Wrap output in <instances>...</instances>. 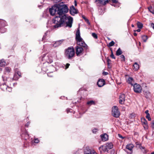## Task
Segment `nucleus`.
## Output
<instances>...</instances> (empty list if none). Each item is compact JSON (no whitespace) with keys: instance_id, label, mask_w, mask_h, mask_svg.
I'll return each instance as SVG.
<instances>
[{"instance_id":"f257e3e1","label":"nucleus","mask_w":154,"mask_h":154,"mask_svg":"<svg viewBox=\"0 0 154 154\" xmlns=\"http://www.w3.org/2000/svg\"><path fill=\"white\" fill-rule=\"evenodd\" d=\"M56 5L57 14L59 16L56 17L54 19V23L55 24L54 26V27L58 28L66 24V26L71 27L73 21L72 17H67L66 15L60 16L68 12L69 9L67 6L63 3L56 4Z\"/></svg>"},{"instance_id":"f03ea898","label":"nucleus","mask_w":154,"mask_h":154,"mask_svg":"<svg viewBox=\"0 0 154 154\" xmlns=\"http://www.w3.org/2000/svg\"><path fill=\"white\" fill-rule=\"evenodd\" d=\"M75 39L77 41V44L78 45L86 49H88V46L85 43L83 39L80 36V32L79 30H78L76 32Z\"/></svg>"},{"instance_id":"7ed1b4c3","label":"nucleus","mask_w":154,"mask_h":154,"mask_svg":"<svg viewBox=\"0 0 154 154\" xmlns=\"http://www.w3.org/2000/svg\"><path fill=\"white\" fill-rule=\"evenodd\" d=\"M65 54L68 59H71L75 55V50L73 48L69 47L66 50Z\"/></svg>"},{"instance_id":"20e7f679","label":"nucleus","mask_w":154,"mask_h":154,"mask_svg":"<svg viewBox=\"0 0 154 154\" xmlns=\"http://www.w3.org/2000/svg\"><path fill=\"white\" fill-rule=\"evenodd\" d=\"M113 147V144L112 143H107L104 145H102L99 147V149L100 151H103L105 152L108 151V149H112Z\"/></svg>"},{"instance_id":"39448f33","label":"nucleus","mask_w":154,"mask_h":154,"mask_svg":"<svg viewBox=\"0 0 154 154\" xmlns=\"http://www.w3.org/2000/svg\"><path fill=\"white\" fill-rule=\"evenodd\" d=\"M112 115L113 116L116 118H118L120 115L118 107L116 106H114L112 108Z\"/></svg>"},{"instance_id":"423d86ee","label":"nucleus","mask_w":154,"mask_h":154,"mask_svg":"<svg viewBox=\"0 0 154 154\" xmlns=\"http://www.w3.org/2000/svg\"><path fill=\"white\" fill-rule=\"evenodd\" d=\"M75 53L77 56H79L83 54V49L81 47L77 46L75 47Z\"/></svg>"},{"instance_id":"0eeeda50","label":"nucleus","mask_w":154,"mask_h":154,"mask_svg":"<svg viewBox=\"0 0 154 154\" xmlns=\"http://www.w3.org/2000/svg\"><path fill=\"white\" fill-rule=\"evenodd\" d=\"M134 90L136 93H140L141 91L142 88L140 85L137 83L134 84Z\"/></svg>"},{"instance_id":"6e6552de","label":"nucleus","mask_w":154,"mask_h":154,"mask_svg":"<svg viewBox=\"0 0 154 154\" xmlns=\"http://www.w3.org/2000/svg\"><path fill=\"white\" fill-rule=\"evenodd\" d=\"M50 14L51 15H54L56 13L57 14V8L56 4H55L51 8L49 9Z\"/></svg>"},{"instance_id":"1a4fd4ad","label":"nucleus","mask_w":154,"mask_h":154,"mask_svg":"<svg viewBox=\"0 0 154 154\" xmlns=\"http://www.w3.org/2000/svg\"><path fill=\"white\" fill-rule=\"evenodd\" d=\"M9 80V78L7 79L6 80V82L5 83V84H3V87H2V88L3 90L4 91H5V90H6L7 91L11 92L12 90L11 88L10 87H9L8 86H7L6 84H8V81Z\"/></svg>"},{"instance_id":"9d476101","label":"nucleus","mask_w":154,"mask_h":154,"mask_svg":"<svg viewBox=\"0 0 154 154\" xmlns=\"http://www.w3.org/2000/svg\"><path fill=\"white\" fill-rule=\"evenodd\" d=\"M125 95L124 94H122L119 95V103L121 104H123L125 100Z\"/></svg>"},{"instance_id":"9b49d317","label":"nucleus","mask_w":154,"mask_h":154,"mask_svg":"<svg viewBox=\"0 0 154 154\" xmlns=\"http://www.w3.org/2000/svg\"><path fill=\"white\" fill-rule=\"evenodd\" d=\"M69 11L70 13L72 15H74L77 13L76 10L73 6H72L70 7Z\"/></svg>"},{"instance_id":"f8f14e48","label":"nucleus","mask_w":154,"mask_h":154,"mask_svg":"<svg viewBox=\"0 0 154 154\" xmlns=\"http://www.w3.org/2000/svg\"><path fill=\"white\" fill-rule=\"evenodd\" d=\"M97 85L99 87H101L105 84V81L103 79H99L97 83Z\"/></svg>"},{"instance_id":"ddd939ff","label":"nucleus","mask_w":154,"mask_h":154,"mask_svg":"<svg viewBox=\"0 0 154 154\" xmlns=\"http://www.w3.org/2000/svg\"><path fill=\"white\" fill-rule=\"evenodd\" d=\"M109 2H111V1L112 2V4H110L111 5L116 7L119 6L118 0H109Z\"/></svg>"},{"instance_id":"4468645a","label":"nucleus","mask_w":154,"mask_h":154,"mask_svg":"<svg viewBox=\"0 0 154 154\" xmlns=\"http://www.w3.org/2000/svg\"><path fill=\"white\" fill-rule=\"evenodd\" d=\"M48 55L49 57H51L53 59H56L57 58V52L55 51H53L50 53Z\"/></svg>"},{"instance_id":"2eb2a0df","label":"nucleus","mask_w":154,"mask_h":154,"mask_svg":"<svg viewBox=\"0 0 154 154\" xmlns=\"http://www.w3.org/2000/svg\"><path fill=\"white\" fill-rule=\"evenodd\" d=\"M43 59L44 60H45L48 63H51L53 62V59L51 57H49V55L45 57H44Z\"/></svg>"},{"instance_id":"dca6fc26","label":"nucleus","mask_w":154,"mask_h":154,"mask_svg":"<svg viewBox=\"0 0 154 154\" xmlns=\"http://www.w3.org/2000/svg\"><path fill=\"white\" fill-rule=\"evenodd\" d=\"M101 137L103 141H105L108 140V136L106 134H104L103 135H101Z\"/></svg>"},{"instance_id":"f3484780","label":"nucleus","mask_w":154,"mask_h":154,"mask_svg":"<svg viewBox=\"0 0 154 154\" xmlns=\"http://www.w3.org/2000/svg\"><path fill=\"white\" fill-rule=\"evenodd\" d=\"M63 40H62L56 42L53 45V46L54 47H58L61 44V43L63 42Z\"/></svg>"},{"instance_id":"a211bd4d","label":"nucleus","mask_w":154,"mask_h":154,"mask_svg":"<svg viewBox=\"0 0 154 154\" xmlns=\"http://www.w3.org/2000/svg\"><path fill=\"white\" fill-rule=\"evenodd\" d=\"M139 67V65L137 62H135L133 65V69L134 71H137Z\"/></svg>"},{"instance_id":"6ab92c4d","label":"nucleus","mask_w":154,"mask_h":154,"mask_svg":"<svg viewBox=\"0 0 154 154\" xmlns=\"http://www.w3.org/2000/svg\"><path fill=\"white\" fill-rule=\"evenodd\" d=\"M127 82L131 84L132 85H133V79L132 77H129L127 81Z\"/></svg>"},{"instance_id":"aec40b11","label":"nucleus","mask_w":154,"mask_h":154,"mask_svg":"<svg viewBox=\"0 0 154 154\" xmlns=\"http://www.w3.org/2000/svg\"><path fill=\"white\" fill-rule=\"evenodd\" d=\"M133 146H134L133 144H130L127 145L126 148L128 149L129 150L131 151L132 150Z\"/></svg>"},{"instance_id":"412c9836","label":"nucleus","mask_w":154,"mask_h":154,"mask_svg":"<svg viewBox=\"0 0 154 154\" xmlns=\"http://www.w3.org/2000/svg\"><path fill=\"white\" fill-rule=\"evenodd\" d=\"M11 70V69L10 67H6L5 68V73H8L10 72Z\"/></svg>"},{"instance_id":"4be33fe9","label":"nucleus","mask_w":154,"mask_h":154,"mask_svg":"<svg viewBox=\"0 0 154 154\" xmlns=\"http://www.w3.org/2000/svg\"><path fill=\"white\" fill-rule=\"evenodd\" d=\"M6 25V22L4 20L0 19V26H4Z\"/></svg>"},{"instance_id":"5701e85b","label":"nucleus","mask_w":154,"mask_h":154,"mask_svg":"<svg viewBox=\"0 0 154 154\" xmlns=\"http://www.w3.org/2000/svg\"><path fill=\"white\" fill-rule=\"evenodd\" d=\"M6 63L4 60H0V66H3L5 65Z\"/></svg>"},{"instance_id":"b1692460","label":"nucleus","mask_w":154,"mask_h":154,"mask_svg":"<svg viewBox=\"0 0 154 154\" xmlns=\"http://www.w3.org/2000/svg\"><path fill=\"white\" fill-rule=\"evenodd\" d=\"M122 53V51L120 48H119L117 51L116 52V55L117 56H119L121 55Z\"/></svg>"},{"instance_id":"393cba45","label":"nucleus","mask_w":154,"mask_h":154,"mask_svg":"<svg viewBox=\"0 0 154 154\" xmlns=\"http://www.w3.org/2000/svg\"><path fill=\"white\" fill-rule=\"evenodd\" d=\"M137 27L139 29H141L143 27V25L141 23L138 22L137 23Z\"/></svg>"},{"instance_id":"a878e982","label":"nucleus","mask_w":154,"mask_h":154,"mask_svg":"<svg viewBox=\"0 0 154 154\" xmlns=\"http://www.w3.org/2000/svg\"><path fill=\"white\" fill-rule=\"evenodd\" d=\"M86 150L87 151H85L84 152L85 154H91V150L88 148H86Z\"/></svg>"},{"instance_id":"bb28decb","label":"nucleus","mask_w":154,"mask_h":154,"mask_svg":"<svg viewBox=\"0 0 154 154\" xmlns=\"http://www.w3.org/2000/svg\"><path fill=\"white\" fill-rule=\"evenodd\" d=\"M142 38L144 42H146L148 38L146 35H143L142 36Z\"/></svg>"},{"instance_id":"cd10ccee","label":"nucleus","mask_w":154,"mask_h":154,"mask_svg":"<svg viewBox=\"0 0 154 154\" xmlns=\"http://www.w3.org/2000/svg\"><path fill=\"white\" fill-rule=\"evenodd\" d=\"M19 78V77H18L17 75V74L16 73H14V77L13 78L12 80H17Z\"/></svg>"},{"instance_id":"c85d7f7f","label":"nucleus","mask_w":154,"mask_h":154,"mask_svg":"<svg viewBox=\"0 0 154 154\" xmlns=\"http://www.w3.org/2000/svg\"><path fill=\"white\" fill-rule=\"evenodd\" d=\"M95 103L94 101L93 100H91L89 101H88L87 103V104L89 105H91L92 104H94Z\"/></svg>"},{"instance_id":"c756f323","label":"nucleus","mask_w":154,"mask_h":154,"mask_svg":"<svg viewBox=\"0 0 154 154\" xmlns=\"http://www.w3.org/2000/svg\"><path fill=\"white\" fill-rule=\"evenodd\" d=\"M148 9L150 12L153 14H154V11L151 6L149 7L148 8Z\"/></svg>"},{"instance_id":"7c9ffc66","label":"nucleus","mask_w":154,"mask_h":154,"mask_svg":"<svg viewBox=\"0 0 154 154\" xmlns=\"http://www.w3.org/2000/svg\"><path fill=\"white\" fill-rule=\"evenodd\" d=\"M141 122H142V125L145 124H146L147 123V121L144 118L142 119Z\"/></svg>"},{"instance_id":"2f4dec72","label":"nucleus","mask_w":154,"mask_h":154,"mask_svg":"<svg viewBox=\"0 0 154 154\" xmlns=\"http://www.w3.org/2000/svg\"><path fill=\"white\" fill-rule=\"evenodd\" d=\"M98 0L99 1H100V2H103V1H104V5H106L107 3H108L109 2V0Z\"/></svg>"},{"instance_id":"473e14b6","label":"nucleus","mask_w":154,"mask_h":154,"mask_svg":"<svg viewBox=\"0 0 154 154\" xmlns=\"http://www.w3.org/2000/svg\"><path fill=\"white\" fill-rule=\"evenodd\" d=\"M121 58L122 59L121 60L123 62H124L125 61V56L123 55H122L120 56Z\"/></svg>"},{"instance_id":"72a5a7b5","label":"nucleus","mask_w":154,"mask_h":154,"mask_svg":"<svg viewBox=\"0 0 154 154\" xmlns=\"http://www.w3.org/2000/svg\"><path fill=\"white\" fill-rule=\"evenodd\" d=\"M115 43L113 41H112L108 44V46L109 47H111L113 46L114 45Z\"/></svg>"},{"instance_id":"f704fd0d","label":"nucleus","mask_w":154,"mask_h":154,"mask_svg":"<svg viewBox=\"0 0 154 154\" xmlns=\"http://www.w3.org/2000/svg\"><path fill=\"white\" fill-rule=\"evenodd\" d=\"M92 36L95 39L97 38V35L95 33H92Z\"/></svg>"},{"instance_id":"c9c22d12","label":"nucleus","mask_w":154,"mask_h":154,"mask_svg":"<svg viewBox=\"0 0 154 154\" xmlns=\"http://www.w3.org/2000/svg\"><path fill=\"white\" fill-rule=\"evenodd\" d=\"M143 125L145 129H148V126L147 123L146 124H143Z\"/></svg>"},{"instance_id":"e433bc0d","label":"nucleus","mask_w":154,"mask_h":154,"mask_svg":"<svg viewBox=\"0 0 154 154\" xmlns=\"http://www.w3.org/2000/svg\"><path fill=\"white\" fill-rule=\"evenodd\" d=\"M146 118L148 119L149 121H150L151 120V118L150 117L149 114L147 115L146 116Z\"/></svg>"},{"instance_id":"4c0bfd02","label":"nucleus","mask_w":154,"mask_h":154,"mask_svg":"<svg viewBox=\"0 0 154 154\" xmlns=\"http://www.w3.org/2000/svg\"><path fill=\"white\" fill-rule=\"evenodd\" d=\"M111 55H110V57L112 58H113V59H115V56H114V55H113V52H112V50H111Z\"/></svg>"},{"instance_id":"58836bf2","label":"nucleus","mask_w":154,"mask_h":154,"mask_svg":"<svg viewBox=\"0 0 154 154\" xmlns=\"http://www.w3.org/2000/svg\"><path fill=\"white\" fill-rule=\"evenodd\" d=\"M151 125L152 128L154 129V120L152 122Z\"/></svg>"},{"instance_id":"ea45409f","label":"nucleus","mask_w":154,"mask_h":154,"mask_svg":"<svg viewBox=\"0 0 154 154\" xmlns=\"http://www.w3.org/2000/svg\"><path fill=\"white\" fill-rule=\"evenodd\" d=\"M98 131V129L96 128H94L92 130V132L94 133H96Z\"/></svg>"},{"instance_id":"a19ab883","label":"nucleus","mask_w":154,"mask_h":154,"mask_svg":"<svg viewBox=\"0 0 154 154\" xmlns=\"http://www.w3.org/2000/svg\"><path fill=\"white\" fill-rule=\"evenodd\" d=\"M34 142L36 143H38L39 142V140L37 138H35L34 139Z\"/></svg>"},{"instance_id":"79ce46f5","label":"nucleus","mask_w":154,"mask_h":154,"mask_svg":"<svg viewBox=\"0 0 154 154\" xmlns=\"http://www.w3.org/2000/svg\"><path fill=\"white\" fill-rule=\"evenodd\" d=\"M15 73L17 74V75L18 77H20V76L21 73L20 72H18L17 73L16 72Z\"/></svg>"},{"instance_id":"37998d69","label":"nucleus","mask_w":154,"mask_h":154,"mask_svg":"<svg viewBox=\"0 0 154 154\" xmlns=\"http://www.w3.org/2000/svg\"><path fill=\"white\" fill-rule=\"evenodd\" d=\"M54 1V2L55 3H57V2H58L60 1H61L62 0H53Z\"/></svg>"},{"instance_id":"c03bdc74","label":"nucleus","mask_w":154,"mask_h":154,"mask_svg":"<svg viewBox=\"0 0 154 154\" xmlns=\"http://www.w3.org/2000/svg\"><path fill=\"white\" fill-rule=\"evenodd\" d=\"M118 135H119V137L120 138H122V139H123L124 138V137H123L121 135H120V134H118Z\"/></svg>"},{"instance_id":"a18cd8bd","label":"nucleus","mask_w":154,"mask_h":154,"mask_svg":"<svg viewBox=\"0 0 154 154\" xmlns=\"http://www.w3.org/2000/svg\"><path fill=\"white\" fill-rule=\"evenodd\" d=\"M70 64L69 63H67L66 65V69L67 68H68Z\"/></svg>"},{"instance_id":"49530a36","label":"nucleus","mask_w":154,"mask_h":154,"mask_svg":"<svg viewBox=\"0 0 154 154\" xmlns=\"http://www.w3.org/2000/svg\"><path fill=\"white\" fill-rule=\"evenodd\" d=\"M145 113H146V115H148V114H149V111L148 110H146L145 111Z\"/></svg>"},{"instance_id":"de8ad7c7","label":"nucleus","mask_w":154,"mask_h":154,"mask_svg":"<svg viewBox=\"0 0 154 154\" xmlns=\"http://www.w3.org/2000/svg\"><path fill=\"white\" fill-rule=\"evenodd\" d=\"M103 74L104 75H108V73L107 72H103Z\"/></svg>"},{"instance_id":"09e8293b","label":"nucleus","mask_w":154,"mask_h":154,"mask_svg":"<svg viewBox=\"0 0 154 154\" xmlns=\"http://www.w3.org/2000/svg\"><path fill=\"white\" fill-rule=\"evenodd\" d=\"M83 18L84 19H85V20L86 22L88 21V22H89V20L87 19L85 17H83Z\"/></svg>"},{"instance_id":"8fccbe9b","label":"nucleus","mask_w":154,"mask_h":154,"mask_svg":"<svg viewBox=\"0 0 154 154\" xmlns=\"http://www.w3.org/2000/svg\"><path fill=\"white\" fill-rule=\"evenodd\" d=\"M26 136L27 138H28V137H29V134L27 133V132L26 133Z\"/></svg>"},{"instance_id":"3c124183","label":"nucleus","mask_w":154,"mask_h":154,"mask_svg":"<svg viewBox=\"0 0 154 154\" xmlns=\"http://www.w3.org/2000/svg\"><path fill=\"white\" fill-rule=\"evenodd\" d=\"M70 110H71L70 109H67V113H68V112H71V111H70Z\"/></svg>"},{"instance_id":"603ef678","label":"nucleus","mask_w":154,"mask_h":154,"mask_svg":"<svg viewBox=\"0 0 154 154\" xmlns=\"http://www.w3.org/2000/svg\"><path fill=\"white\" fill-rule=\"evenodd\" d=\"M140 29H137V31L138 32H140Z\"/></svg>"},{"instance_id":"864d4df0","label":"nucleus","mask_w":154,"mask_h":154,"mask_svg":"<svg viewBox=\"0 0 154 154\" xmlns=\"http://www.w3.org/2000/svg\"><path fill=\"white\" fill-rule=\"evenodd\" d=\"M75 6H76L77 5V4L76 2V1H75Z\"/></svg>"},{"instance_id":"5fc2aeb1","label":"nucleus","mask_w":154,"mask_h":154,"mask_svg":"<svg viewBox=\"0 0 154 154\" xmlns=\"http://www.w3.org/2000/svg\"><path fill=\"white\" fill-rule=\"evenodd\" d=\"M134 35L135 36H136L137 35V34L136 33H134Z\"/></svg>"},{"instance_id":"6e6d98bb","label":"nucleus","mask_w":154,"mask_h":154,"mask_svg":"<svg viewBox=\"0 0 154 154\" xmlns=\"http://www.w3.org/2000/svg\"><path fill=\"white\" fill-rule=\"evenodd\" d=\"M2 79H3V81H5V78H4V77L3 76H2Z\"/></svg>"},{"instance_id":"4d7b16f0","label":"nucleus","mask_w":154,"mask_h":154,"mask_svg":"<svg viewBox=\"0 0 154 154\" xmlns=\"http://www.w3.org/2000/svg\"><path fill=\"white\" fill-rule=\"evenodd\" d=\"M27 123H28V124L26 125V126H27V127H28V124H29V123L28 122Z\"/></svg>"},{"instance_id":"13d9d810","label":"nucleus","mask_w":154,"mask_h":154,"mask_svg":"<svg viewBox=\"0 0 154 154\" xmlns=\"http://www.w3.org/2000/svg\"><path fill=\"white\" fill-rule=\"evenodd\" d=\"M27 123H28V124L26 125V126H27V127H28V124H29V123L28 122Z\"/></svg>"},{"instance_id":"bf43d9fd","label":"nucleus","mask_w":154,"mask_h":154,"mask_svg":"<svg viewBox=\"0 0 154 154\" xmlns=\"http://www.w3.org/2000/svg\"><path fill=\"white\" fill-rule=\"evenodd\" d=\"M27 123H28V124L26 125V126H27V127H28V124H29V123L28 122Z\"/></svg>"},{"instance_id":"052dcab7","label":"nucleus","mask_w":154,"mask_h":154,"mask_svg":"<svg viewBox=\"0 0 154 154\" xmlns=\"http://www.w3.org/2000/svg\"><path fill=\"white\" fill-rule=\"evenodd\" d=\"M131 26H132V27H134V25H133V24H132V25H131Z\"/></svg>"},{"instance_id":"680f3d73","label":"nucleus","mask_w":154,"mask_h":154,"mask_svg":"<svg viewBox=\"0 0 154 154\" xmlns=\"http://www.w3.org/2000/svg\"><path fill=\"white\" fill-rule=\"evenodd\" d=\"M146 98H148V95L146 96Z\"/></svg>"},{"instance_id":"e2e57ef3","label":"nucleus","mask_w":154,"mask_h":154,"mask_svg":"<svg viewBox=\"0 0 154 154\" xmlns=\"http://www.w3.org/2000/svg\"><path fill=\"white\" fill-rule=\"evenodd\" d=\"M151 154H154V152H151Z\"/></svg>"},{"instance_id":"0e129e2a","label":"nucleus","mask_w":154,"mask_h":154,"mask_svg":"<svg viewBox=\"0 0 154 154\" xmlns=\"http://www.w3.org/2000/svg\"><path fill=\"white\" fill-rule=\"evenodd\" d=\"M2 71V69L0 68V71Z\"/></svg>"},{"instance_id":"69168bd1","label":"nucleus","mask_w":154,"mask_h":154,"mask_svg":"<svg viewBox=\"0 0 154 154\" xmlns=\"http://www.w3.org/2000/svg\"><path fill=\"white\" fill-rule=\"evenodd\" d=\"M87 23H88V24H90V23H89V22H88V21H87Z\"/></svg>"},{"instance_id":"338daca9","label":"nucleus","mask_w":154,"mask_h":154,"mask_svg":"<svg viewBox=\"0 0 154 154\" xmlns=\"http://www.w3.org/2000/svg\"><path fill=\"white\" fill-rule=\"evenodd\" d=\"M136 31V30H134V32H135Z\"/></svg>"},{"instance_id":"774afa93","label":"nucleus","mask_w":154,"mask_h":154,"mask_svg":"<svg viewBox=\"0 0 154 154\" xmlns=\"http://www.w3.org/2000/svg\"><path fill=\"white\" fill-rule=\"evenodd\" d=\"M107 61H108H108H109V60H107Z\"/></svg>"}]
</instances>
